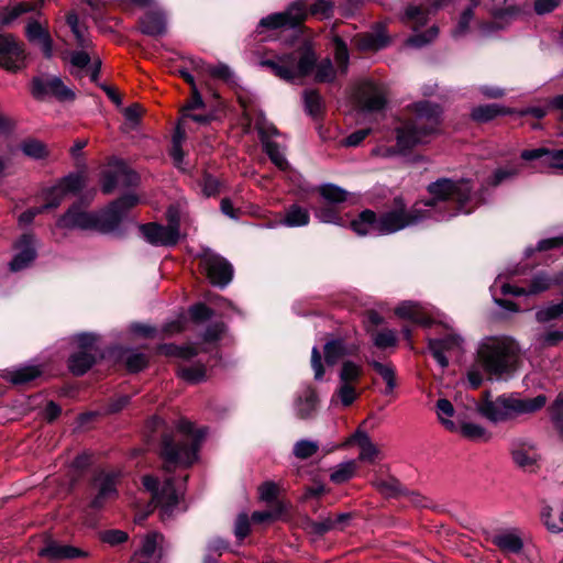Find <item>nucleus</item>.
<instances>
[{
    "instance_id": "nucleus-28",
    "label": "nucleus",
    "mask_w": 563,
    "mask_h": 563,
    "mask_svg": "<svg viewBox=\"0 0 563 563\" xmlns=\"http://www.w3.org/2000/svg\"><path fill=\"white\" fill-rule=\"evenodd\" d=\"M551 285V280L544 275H537L528 289L523 287L514 286L510 284L501 285V292L504 295H514V296H528V295H537L542 291L549 289Z\"/></svg>"
},
{
    "instance_id": "nucleus-61",
    "label": "nucleus",
    "mask_w": 563,
    "mask_h": 563,
    "mask_svg": "<svg viewBox=\"0 0 563 563\" xmlns=\"http://www.w3.org/2000/svg\"><path fill=\"white\" fill-rule=\"evenodd\" d=\"M519 173V168L517 166H506L497 168L492 176V185L497 186L503 181L512 178Z\"/></svg>"
},
{
    "instance_id": "nucleus-12",
    "label": "nucleus",
    "mask_w": 563,
    "mask_h": 563,
    "mask_svg": "<svg viewBox=\"0 0 563 563\" xmlns=\"http://www.w3.org/2000/svg\"><path fill=\"white\" fill-rule=\"evenodd\" d=\"M200 265L213 285L223 287L232 279V266L209 249L203 250L200 254Z\"/></svg>"
},
{
    "instance_id": "nucleus-56",
    "label": "nucleus",
    "mask_w": 563,
    "mask_h": 563,
    "mask_svg": "<svg viewBox=\"0 0 563 563\" xmlns=\"http://www.w3.org/2000/svg\"><path fill=\"white\" fill-rule=\"evenodd\" d=\"M31 7L26 3H20L10 10H7L0 14V26L11 24L22 13L29 12Z\"/></svg>"
},
{
    "instance_id": "nucleus-38",
    "label": "nucleus",
    "mask_w": 563,
    "mask_h": 563,
    "mask_svg": "<svg viewBox=\"0 0 563 563\" xmlns=\"http://www.w3.org/2000/svg\"><path fill=\"white\" fill-rule=\"evenodd\" d=\"M457 431L472 441L487 442L490 439L489 432L484 427L473 422H463L457 426Z\"/></svg>"
},
{
    "instance_id": "nucleus-31",
    "label": "nucleus",
    "mask_w": 563,
    "mask_h": 563,
    "mask_svg": "<svg viewBox=\"0 0 563 563\" xmlns=\"http://www.w3.org/2000/svg\"><path fill=\"white\" fill-rule=\"evenodd\" d=\"M356 351V345H347L342 340H332L324 346L325 362L333 365L345 355L354 354Z\"/></svg>"
},
{
    "instance_id": "nucleus-41",
    "label": "nucleus",
    "mask_w": 563,
    "mask_h": 563,
    "mask_svg": "<svg viewBox=\"0 0 563 563\" xmlns=\"http://www.w3.org/2000/svg\"><path fill=\"white\" fill-rule=\"evenodd\" d=\"M437 415L445 429L452 432L457 431V424L450 419L454 415V408L448 399L443 398L438 400Z\"/></svg>"
},
{
    "instance_id": "nucleus-49",
    "label": "nucleus",
    "mask_w": 563,
    "mask_h": 563,
    "mask_svg": "<svg viewBox=\"0 0 563 563\" xmlns=\"http://www.w3.org/2000/svg\"><path fill=\"white\" fill-rule=\"evenodd\" d=\"M361 375L362 367L352 361H346L342 364L340 371V383L356 385L361 378Z\"/></svg>"
},
{
    "instance_id": "nucleus-6",
    "label": "nucleus",
    "mask_w": 563,
    "mask_h": 563,
    "mask_svg": "<svg viewBox=\"0 0 563 563\" xmlns=\"http://www.w3.org/2000/svg\"><path fill=\"white\" fill-rule=\"evenodd\" d=\"M416 115L397 128V146L399 151L409 150L428 141L435 133L440 123V109L428 101L415 104Z\"/></svg>"
},
{
    "instance_id": "nucleus-19",
    "label": "nucleus",
    "mask_w": 563,
    "mask_h": 563,
    "mask_svg": "<svg viewBox=\"0 0 563 563\" xmlns=\"http://www.w3.org/2000/svg\"><path fill=\"white\" fill-rule=\"evenodd\" d=\"M115 479L117 476L111 473H100L95 477L92 487L97 494L92 497L90 507L99 509L117 496Z\"/></svg>"
},
{
    "instance_id": "nucleus-18",
    "label": "nucleus",
    "mask_w": 563,
    "mask_h": 563,
    "mask_svg": "<svg viewBox=\"0 0 563 563\" xmlns=\"http://www.w3.org/2000/svg\"><path fill=\"white\" fill-rule=\"evenodd\" d=\"M147 242L154 245H175L180 236L179 230L169 225L148 223L141 227Z\"/></svg>"
},
{
    "instance_id": "nucleus-16",
    "label": "nucleus",
    "mask_w": 563,
    "mask_h": 563,
    "mask_svg": "<svg viewBox=\"0 0 563 563\" xmlns=\"http://www.w3.org/2000/svg\"><path fill=\"white\" fill-rule=\"evenodd\" d=\"M521 158L525 161H538L537 167L542 172L549 168L563 172V148L553 151L544 147L526 150L521 153Z\"/></svg>"
},
{
    "instance_id": "nucleus-14",
    "label": "nucleus",
    "mask_w": 563,
    "mask_h": 563,
    "mask_svg": "<svg viewBox=\"0 0 563 563\" xmlns=\"http://www.w3.org/2000/svg\"><path fill=\"white\" fill-rule=\"evenodd\" d=\"M32 93L36 98L51 95L60 101L75 99L73 89L67 87L59 77H49L46 79L34 78L32 82Z\"/></svg>"
},
{
    "instance_id": "nucleus-47",
    "label": "nucleus",
    "mask_w": 563,
    "mask_h": 563,
    "mask_svg": "<svg viewBox=\"0 0 563 563\" xmlns=\"http://www.w3.org/2000/svg\"><path fill=\"white\" fill-rule=\"evenodd\" d=\"M178 376L187 383L196 384L206 378V369L200 364L181 366L178 369Z\"/></svg>"
},
{
    "instance_id": "nucleus-4",
    "label": "nucleus",
    "mask_w": 563,
    "mask_h": 563,
    "mask_svg": "<svg viewBox=\"0 0 563 563\" xmlns=\"http://www.w3.org/2000/svg\"><path fill=\"white\" fill-rule=\"evenodd\" d=\"M135 195H126L112 202L106 210L99 212H87L80 205H73L58 221L57 227L62 229L97 230L100 232L113 231L126 211L139 203Z\"/></svg>"
},
{
    "instance_id": "nucleus-35",
    "label": "nucleus",
    "mask_w": 563,
    "mask_h": 563,
    "mask_svg": "<svg viewBox=\"0 0 563 563\" xmlns=\"http://www.w3.org/2000/svg\"><path fill=\"white\" fill-rule=\"evenodd\" d=\"M164 541V537L157 532H150L147 533L142 542V547L137 555L145 556V558H152L156 554L158 551V556H162V544Z\"/></svg>"
},
{
    "instance_id": "nucleus-44",
    "label": "nucleus",
    "mask_w": 563,
    "mask_h": 563,
    "mask_svg": "<svg viewBox=\"0 0 563 563\" xmlns=\"http://www.w3.org/2000/svg\"><path fill=\"white\" fill-rule=\"evenodd\" d=\"M186 139V131L183 125L179 123L176 128L175 134L173 136V146L170 150V156L174 161V164L178 168H183L184 162V152L181 150V144Z\"/></svg>"
},
{
    "instance_id": "nucleus-32",
    "label": "nucleus",
    "mask_w": 563,
    "mask_h": 563,
    "mask_svg": "<svg viewBox=\"0 0 563 563\" xmlns=\"http://www.w3.org/2000/svg\"><path fill=\"white\" fill-rule=\"evenodd\" d=\"M141 32L150 36H161L166 32L165 18L161 13H147L140 21Z\"/></svg>"
},
{
    "instance_id": "nucleus-17",
    "label": "nucleus",
    "mask_w": 563,
    "mask_h": 563,
    "mask_svg": "<svg viewBox=\"0 0 563 563\" xmlns=\"http://www.w3.org/2000/svg\"><path fill=\"white\" fill-rule=\"evenodd\" d=\"M357 98L364 111H378L386 103L383 87L371 80H364L357 89Z\"/></svg>"
},
{
    "instance_id": "nucleus-9",
    "label": "nucleus",
    "mask_w": 563,
    "mask_h": 563,
    "mask_svg": "<svg viewBox=\"0 0 563 563\" xmlns=\"http://www.w3.org/2000/svg\"><path fill=\"white\" fill-rule=\"evenodd\" d=\"M143 485L153 494V499L161 507L162 517H169L183 494L180 489L175 488L173 479L166 478L163 486L159 487L157 478L147 475L143 477Z\"/></svg>"
},
{
    "instance_id": "nucleus-48",
    "label": "nucleus",
    "mask_w": 563,
    "mask_h": 563,
    "mask_svg": "<svg viewBox=\"0 0 563 563\" xmlns=\"http://www.w3.org/2000/svg\"><path fill=\"white\" fill-rule=\"evenodd\" d=\"M196 67L208 73L213 78L221 79L225 82L233 81V74H232L231 69L229 68V66H227L224 64L206 66L201 60H199Z\"/></svg>"
},
{
    "instance_id": "nucleus-50",
    "label": "nucleus",
    "mask_w": 563,
    "mask_h": 563,
    "mask_svg": "<svg viewBox=\"0 0 563 563\" xmlns=\"http://www.w3.org/2000/svg\"><path fill=\"white\" fill-rule=\"evenodd\" d=\"M319 450V444L316 441L300 440L294 445V454L300 460H306L316 454Z\"/></svg>"
},
{
    "instance_id": "nucleus-37",
    "label": "nucleus",
    "mask_w": 563,
    "mask_h": 563,
    "mask_svg": "<svg viewBox=\"0 0 563 563\" xmlns=\"http://www.w3.org/2000/svg\"><path fill=\"white\" fill-rule=\"evenodd\" d=\"M42 374V368L36 365H24L9 373V378L13 384L29 383Z\"/></svg>"
},
{
    "instance_id": "nucleus-25",
    "label": "nucleus",
    "mask_w": 563,
    "mask_h": 563,
    "mask_svg": "<svg viewBox=\"0 0 563 563\" xmlns=\"http://www.w3.org/2000/svg\"><path fill=\"white\" fill-rule=\"evenodd\" d=\"M492 542L505 553L518 554L523 549L521 531L517 528L505 529L495 533Z\"/></svg>"
},
{
    "instance_id": "nucleus-13",
    "label": "nucleus",
    "mask_w": 563,
    "mask_h": 563,
    "mask_svg": "<svg viewBox=\"0 0 563 563\" xmlns=\"http://www.w3.org/2000/svg\"><path fill=\"white\" fill-rule=\"evenodd\" d=\"M68 60L70 64V74L75 77H81L87 74L90 80L96 82L98 80L101 59L92 55L88 48H81L80 51H73L68 53Z\"/></svg>"
},
{
    "instance_id": "nucleus-55",
    "label": "nucleus",
    "mask_w": 563,
    "mask_h": 563,
    "mask_svg": "<svg viewBox=\"0 0 563 563\" xmlns=\"http://www.w3.org/2000/svg\"><path fill=\"white\" fill-rule=\"evenodd\" d=\"M158 351L162 354L168 356H177L181 358H189L194 356L197 352L190 346H177L174 344H164L158 347Z\"/></svg>"
},
{
    "instance_id": "nucleus-43",
    "label": "nucleus",
    "mask_w": 563,
    "mask_h": 563,
    "mask_svg": "<svg viewBox=\"0 0 563 563\" xmlns=\"http://www.w3.org/2000/svg\"><path fill=\"white\" fill-rule=\"evenodd\" d=\"M357 397L358 393L355 385L340 383L334 395L332 396L331 402L335 404L336 401H340L342 406L347 407L352 405Z\"/></svg>"
},
{
    "instance_id": "nucleus-1",
    "label": "nucleus",
    "mask_w": 563,
    "mask_h": 563,
    "mask_svg": "<svg viewBox=\"0 0 563 563\" xmlns=\"http://www.w3.org/2000/svg\"><path fill=\"white\" fill-rule=\"evenodd\" d=\"M427 189L430 198L417 201L409 210L405 209L401 198H395V209L379 218L371 210L363 211L351 222L352 230L358 235L390 234L427 219L444 221L457 213H471L477 206L471 183L465 179L441 178Z\"/></svg>"
},
{
    "instance_id": "nucleus-20",
    "label": "nucleus",
    "mask_w": 563,
    "mask_h": 563,
    "mask_svg": "<svg viewBox=\"0 0 563 563\" xmlns=\"http://www.w3.org/2000/svg\"><path fill=\"white\" fill-rule=\"evenodd\" d=\"M256 128L258 130V133L261 135V140L264 146V150L266 154L269 156L271 161L279 168V169H286L287 168V161L284 156L283 151L276 144L275 142L269 140V136L277 134V130L275 126L266 124L263 121H258L256 123Z\"/></svg>"
},
{
    "instance_id": "nucleus-23",
    "label": "nucleus",
    "mask_w": 563,
    "mask_h": 563,
    "mask_svg": "<svg viewBox=\"0 0 563 563\" xmlns=\"http://www.w3.org/2000/svg\"><path fill=\"white\" fill-rule=\"evenodd\" d=\"M463 339L460 335H449L441 340H430L429 350L439 363L440 366L445 367L449 364L446 353L459 352L462 349Z\"/></svg>"
},
{
    "instance_id": "nucleus-58",
    "label": "nucleus",
    "mask_w": 563,
    "mask_h": 563,
    "mask_svg": "<svg viewBox=\"0 0 563 563\" xmlns=\"http://www.w3.org/2000/svg\"><path fill=\"white\" fill-rule=\"evenodd\" d=\"M228 549V544L220 538L211 540L207 548V554L205 555L203 563H216L213 554L221 555L223 551Z\"/></svg>"
},
{
    "instance_id": "nucleus-40",
    "label": "nucleus",
    "mask_w": 563,
    "mask_h": 563,
    "mask_svg": "<svg viewBox=\"0 0 563 563\" xmlns=\"http://www.w3.org/2000/svg\"><path fill=\"white\" fill-rule=\"evenodd\" d=\"M357 470V463L354 460L340 463L331 473L330 479L335 484H343L351 479Z\"/></svg>"
},
{
    "instance_id": "nucleus-11",
    "label": "nucleus",
    "mask_w": 563,
    "mask_h": 563,
    "mask_svg": "<svg viewBox=\"0 0 563 563\" xmlns=\"http://www.w3.org/2000/svg\"><path fill=\"white\" fill-rule=\"evenodd\" d=\"M24 44L11 34L0 35V67L8 71H18L25 66Z\"/></svg>"
},
{
    "instance_id": "nucleus-8",
    "label": "nucleus",
    "mask_w": 563,
    "mask_h": 563,
    "mask_svg": "<svg viewBox=\"0 0 563 563\" xmlns=\"http://www.w3.org/2000/svg\"><path fill=\"white\" fill-rule=\"evenodd\" d=\"M333 4L328 0H317L310 5L309 11L303 0L292 3L286 12L271 14L261 20L260 24L265 27L277 29L282 26H296L302 22L308 14L329 18L332 14Z\"/></svg>"
},
{
    "instance_id": "nucleus-53",
    "label": "nucleus",
    "mask_w": 563,
    "mask_h": 563,
    "mask_svg": "<svg viewBox=\"0 0 563 563\" xmlns=\"http://www.w3.org/2000/svg\"><path fill=\"white\" fill-rule=\"evenodd\" d=\"M303 101L307 112L310 115H318L322 109V99L314 90H308L303 93Z\"/></svg>"
},
{
    "instance_id": "nucleus-46",
    "label": "nucleus",
    "mask_w": 563,
    "mask_h": 563,
    "mask_svg": "<svg viewBox=\"0 0 563 563\" xmlns=\"http://www.w3.org/2000/svg\"><path fill=\"white\" fill-rule=\"evenodd\" d=\"M504 108L498 104H485L473 109L472 118L478 122H487L498 115L505 114Z\"/></svg>"
},
{
    "instance_id": "nucleus-42",
    "label": "nucleus",
    "mask_w": 563,
    "mask_h": 563,
    "mask_svg": "<svg viewBox=\"0 0 563 563\" xmlns=\"http://www.w3.org/2000/svg\"><path fill=\"white\" fill-rule=\"evenodd\" d=\"M371 365L386 383V389L384 393L386 395L391 394L397 386L395 368L390 364H384L376 361L371 362Z\"/></svg>"
},
{
    "instance_id": "nucleus-26",
    "label": "nucleus",
    "mask_w": 563,
    "mask_h": 563,
    "mask_svg": "<svg viewBox=\"0 0 563 563\" xmlns=\"http://www.w3.org/2000/svg\"><path fill=\"white\" fill-rule=\"evenodd\" d=\"M25 35L29 42L41 47L46 57L52 56L53 42L46 26L42 25L37 20H31L25 27Z\"/></svg>"
},
{
    "instance_id": "nucleus-34",
    "label": "nucleus",
    "mask_w": 563,
    "mask_h": 563,
    "mask_svg": "<svg viewBox=\"0 0 563 563\" xmlns=\"http://www.w3.org/2000/svg\"><path fill=\"white\" fill-rule=\"evenodd\" d=\"M96 353L79 351L69 357L68 366L73 374H85L95 363Z\"/></svg>"
},
{
    "instance_id": "nucleus-15",
    "label": "nucleus",
    "mask_w": 563,
    "mask_h": 563,
    "mask_svg": "<svg viewBox=\"0 0 563 563\" xmlns=\"http://www.w3.org/2000/svg\"><path fill=\"white\" fill-rule=\"evenodd\" d=\"M111 167L112 169L104 175L102 181V190L106 194H110L117 186H133L137 183V174L124 162L114 159Z\"/></svg>"
},
{
    "instance_id": "nucleus-63",
    "label": "nucleus",
    "mask_w": 563,
    "mask_h": 563,
    "mask_svg": "<svg viewBox=\"0 0 563 563\" xmlns=\"http://www.w3.org/2000/svg\"><path fill=\"white\" fill-rule=\"evenodd\" d=\"M438 27L432 26L423 34H415L408 40V44L415 47H421L432 42L438 36Z\"/></svg>"
},
{
    "instance_id": "nucleus-51",
    "label": "nucleus",
    "mask_w": 563,
    "mask_h": 563,
    "mask_svg": "<svg viewBox=\"0 0 563 563\" xmlns=\"http://www.w3.org/2000/svg\"><path fill=\"white\" fill-rule=\"evenodd\" d=\"M563 316V301L541 308L536 313L539 322H550Z\"/></svg>"
},
{
    "instance_id": "nucleus-33",
    "label": "nucleus",
    "mask_w": 563,
    "mask_h": 563,
    "mask_svg": "<svg viewBox=\"0 0 563 563\" xmlns=\"http://www.w3.org/2000/svg\"><path fill=\"white\" fill-rule=\"evenodd\" d=\"M310 221L309 211L300 207L298 205H291L288 209H286L283 219L279 221L280 224L295 228V227H305Z\"/></svg>"
},
{
    "instance_id": "nucleus-24",
    "label": "nucleus",
    "mask_w": 563,
    "mask_h": 563,
    "mask_svg": "<svg viewBox=\"0 0 563 563\" xmlns=\"http://www.w3.org/2000/svg\"><path fill=\"white\" fill-rule=\"evenodd\" d=\"M18 253L10 262L12 272L21 271L27 267L36 257L35 240L31 234H24L15 245Z\"/></svg>"
},
{
    "instance_id": "nucleus-10",
    "label": "nucleus",
    "mask_w": 563,
    "mask_h": 563,
    "mask_svg": "<svg viewBox=\"0 0 563 563\" xmlns=\"http://www.w3.org/2000/svg\"><path fill=\"white\" fill-rule=\"evenodd\" d=\"M85 186V176L81 174H70L60 179L55 186L45 190L43 209L45 211L57 208L62 201L70 194H77Z\"/></svg>"
},
{
    "instance_id": "nucleus-39",
    "label": "nucleus",
    "mask_w": 563,
    "mask_h": 563,
    "mask_svg": "<svg viewBox=\"0 0 563 563\" xmlns=\"http://www.w3.org/2000/svg\"><path fill=\"white\" fill-rule=\"evenodd\" d=\"M317 406V395L316 391L307 387L302 395L298 398L297 401V412L301 418L309 417L316 409Z\"/></svg>"
},
{
    "instance_id": "nucleus-52",
    "label": "nucleus",
    "mask_w": 563,
    "mask_h": 563,
    "mask_svg": "<svg viewBox=\"0 0 563 563\" xmlns=\"http://www.w3.org/2000/svg\"><path fill=\"white\" fill-rule=\"evenodd\" d=\"M321 196L331 203H340L346 200L347 192L334 185H324L320 188Z\"/></svg>"
},
{
    "instance_id": "nucleus-57",
    "label": "nucleus",
    "mask_w": 563,
    "mask_h": 563,
    "mask_svg": "<svg viewBox=\"0 0 563 563\" xmlns=\"http://www.w3.org/2000/svg\"><path fill=\"white\" fill-rule=\"evenodd\" d=\"M147 356L140 352L133 351L125 358L126 368L133 373L142 371L147 365Z\"/></svg>"
},
{
    "instance_id": "nucleus-29",
    "label": "nucleus",
    "mask_w": 563,
    "mask_h": 563,
    "mask_svg": "<svg viewBox=\"0 0 563 563\" xmlns=\"http://www.w3.org/2000/svg\"><path fill=\"white\" fill-rule=\"evenodd\" d=\"M352 441H356L361 452L358 460L362 462L374 463L380 457L379 449L371 441L368 435L364 432H356L351 439H349L342 446L350 444Z\"/></svg>"
},
{
    "instance_id": "nucleus-2",
    "label": "nucleus",
    "mask_w": 563,
    "mask_h": 563,
    "mask_svg": "<svg viewBox=\"0 0 563 563\" xmlns=\"http://www.w3.org/2000/svg\"><path fill=\"white\" fill-rule=\"evenodd\" d=\"M335 70L329 58L316 65V54L309 46H300L289 54L277 56L275 59L263 60L262 66L268 67L279 78L295 81L309 75L316 67L314 79L320 82L334 80L336 71L345 74L349 66V52L346 44L339 37H333Z\"/></svg>"
},
{
    "instance_id": "nucleus-45",
    "label": "nucleus",
    "mask_w": 563,
    "mask_h": 563,
    "mask_svg": "<svg viewBox=\"0 0 563 563\" xmlns=\"http://www.w3.org/2000/svg\"><path fill=\"white\" fill-rule=\"evenodd\" d=\"M563 340V331L549 330L536 334L533 345L536 349L554 346Z\"/></svg>"
},
{
    "instance_id": "nucleus-30",
    "label": "nucleus",
    "mask_w": 563,
    "mask_h": 563,
    "mask_svg": "<svg viewBox=\"0 0 563 563\" xmlns=\"http://www.w3.org/2000/svg\"><path fill=\"white\" fill-rule=\"evenodd\" d=\"M396 314L400 318L411 320L421 324H429L430 318L427 316L426 307L418 302L405 301L396 308Z\"/></svg>"
},
{
    "instance_id": "nucleus-22",
    "label": "nucleus",
    "mask_w": 563,
    "mask_h": 563,
    "mask_svg": "<svg viewBox=\"0 0 563 563\" xmlns=\"http://www.w3.org/2000/svg\"><path fill=\"white\" fill-rule=\"evenodd\" d=\"M515 464L527 472H536L539 467L540 455L534 445L526 442H515L511 449Z\"/></svg>"
},
{
    "instance_id": "nucleus-3",
    "label": "nucleus",
    "mask_w": 563,
    "mask_h": 563,
    "mask_svg": "<svg viewBox=\"0 0 563 563\" xmlns=\"http://www.w3.org/2000/svg\"><path fill=\"white\" fill-rule=\"evenodd\" d=\"M475 362L487 376L508 379L520 367L521 349L511 336H486L477 345Z\"/></svg>"
},
{
    "instance_id": "nucleus-64",
    "label": "nucleus",
    "mask_w": 563,
    "mask_h": 563,
    "mask_svg": "<svg viewBox=\"0 0 563 563\" xmlns=\"http://www.w3.org/2000/svg\"><path fill=\"white\" fill-rule=\"evenodd\" d=\"M552 416L556 428L563 434V396H560L553 405Z\"/></svg>"
},
{
    "instance_id": "nucleus-59",
    "label": "nucleus",
    "mask_w": 563,
    "mask_h": 563,
    "mask_svg": "<svg viewBox=\"0 0 563 563\" xmlns=\"http://www.w3.org/2000/svg\"><path fill=\"white\" fill-rule=\"evenodd\" d=\"M405 18L406 20L413 22V27L416 29L426 24L428 13L420 7L410 5L406 10Z\"/></svg>"
},
{
    "instance_id": "nucleus-60",
    "label": "nucleus",
    "mask_w": 563,
    "mask_h": 563,
    "mask_svg": "<svg viewBox=\"0 0 563 563\" xmlns=\"http://www.w3.org/2000/svg\"><path fill=\"white\" fill-rule=\"evenodd\" d=\"M374 486L379 493L387 497L395 496L399 490V483L395 478L376 479Z\"/></svg>"
},
{
    "instance_id": "nucleus-21",
    "label": "nucleus",
    "mask_w": 563,
    "mask_h": 563,
    "mask_svg": "<svg viewBox=\"0 0 563 563\" xmlns=\"http://www.w3.org/2000/svg\"><path fill=\"white\" fill-rule=\"evenodd\" d=\"M38 555L49 561L73 560L78 558H87V551L79 548L62 544L54 540H48L46 544L38 551Z\"/></svg>"
},
{
    "instance_id": "nucleus-36",
    "label": "nucleus",
    "mask_w": 563,
    "mask_h": 563,
    "mask_svg": "<svg viewBox=\"0 0 563 563\" xmlns=\"http://www.w3.org/2000/svg\"><path fill=\"white\" fill-rule=\"evenodd\" d=\"M22 153L32 159H44L48 157L49 150L42 141L35 139L24 140L20 144Z\"/></svg>"
},
{
    "instance_id": "nucleus-5",
    "label": "nucleus",
    "mask_w": 563,
    "mask_h": 563,
    "mask_svg": "<svg viewBox=\"0 0 563 563\" xmlns=\"http://www.w3.org/2000/svg\"><path fill=\"white\" fill-rule=\"evenodd\" d=\"M205 431L195 429L190 421H179L172 435H165L162 442V457L166 471L179 466H189L197 460L199 445Z\"/></svg>"
},
{
    "instance_id": "nucleus-62",
    "label": "nucleus",
    "mask_w": 563,
    "mask_h": 563,
    "mask_svg": "<svg viewBox=\"0 0 563 563\" xmlns=\"http://www.w3.org/2000/svg\"><path fill=\"white\" fill-rule=\"evenodd\" d=\"M374 344L379 349L394 346L397 342L396 333L391 330H383L375 334Z\"/></svg>"
},
{
    "instance_id": "nucleus-27",
    "label": "nucleus",
    "mask_w": 563,
    "mask_h": 563,
    "mask_svg": "<svg viewBox=\"0 0 563 563\" xmlns=\"http://www.w3.org/2000/svg\"><path fill=\"white\" fill-rule=\"evenodd\" d=\"M355 46L361 51H378L389 43L384 27L378 26L374 32L358 34L354 38Z\"/></svg>"
},
{
    "instance_id": "nucleus-54",
    "label": "nucleus",
    "mask_w": 563,
    "mask_h": 563,
    "mask_svg": "<svg viewBox=\"0 0 563 563\" xmlns=\"http://www.w3.org/2000/svg\"><path fill=\"white\" fill-rule=\"evenodd\" d=\"M541 519L550 532L559 533L563 531V511L560 514L559 520H555L552 517V509L544 507L541 511Z\"/></svg>"
},
{
    "instance_id": "nucleus-7",
    "label": "nucleus",
    "mask_w": 563,
    "mask_h": 563,
    "mask_svg": "<svg viewBox=\"0 0 563 563\" xmlns=\"http://www.w3.org/2000/svg\"><path fill=\"white\" fill-rule=\"evenodd\" d=\"M547 404L544 395L521 398L518 395H503L495 400L485 399L477 406L479 413L492 422H501L520 415H530L542 409Z\"/></svg>"
}]
</instances>
